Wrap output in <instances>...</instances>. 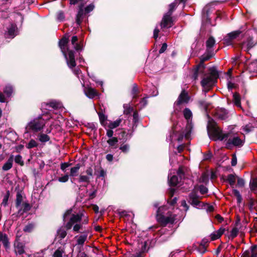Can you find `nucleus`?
<instances>
[{"mask_svg":"<svg viewBox=\"0 0 257 257\" xmlns=\"http://www.w3.org/2000/svg\"><path fill=\"white\" fill-rule=\"evenodd\" d=\"M208 118L207 131L209 138L213 141H222L230 136V133L223 134L222 130L217 125V122L207 114Z\"/></svg>","mask_w":257,"mask_h":257,"instance_id":"obj_1","label":"nucleus"},{"mask_svg":"<svg viewBox=\"0 0 257 257\" xmlns=\"http://www.w3.org/2000/svg\"><path fill=\"white\" fill-rule=\"evenodd\" d=\"M45 120L42 116H39L30 121L26 126V133H37L41 131L45 125Z\"/></svg>","mask_w":257,"mask_h":257,"instance_id":"obj_2","label":"nucleus"},{"mask_svg":"<svg viewBox=\"0 0 257 257\" xmlns=\"http://www.w3.org/2000/svg\"><path fill=\"white\" fill-rule=\"evenodd\" d=\"M161 207H159L157 211L156 219L158 222L162 227H165L168 224H173L176 219L177 215L173 214L170 211L167 212V216L160 213Z\"/></svg>","mask_w":257,"mask_h":257,"instance_id":"obj_3","label":"nucleus"},{"mask_svg":"<svg viewBox=\"0 0 257 257\" xmlns=\"http://www.w3.org/2000/svg\"><path fill=\"white\" fill-rule=\"evenodd\" d=\"M224 140L226 141L225 147L228 150H231L233 147L241 148L244 143V142L239 137L232 136L230 133L229 137Z\"/></svg>","mask_w":257,"mask_h":257,"instance_id":"obj_4","label":"nucleus"},{"mask_svg":"<svg viewBox=\"0 0 257 257\" xmlns=\"http://www.w3.org/2000/svg\"><path fill=\"white\" fill-rule=\"evenodd\" d=\"M83 216L84 213L82 211H79L77 214H72L69 220L65 224L66 229L70 230L74 224L80 222Z\"/></svg>","mask_w":257,"mask_h":257,"instance_id":"obj_5","label":"nucleus"},{"mask_svg":"<svg viewBox=\"0 0 257 257\" xmlns=\"http://www.w3.org/2000/svg\"><path fill=\"white\" fill-rule=\"evenodd\" d=\"M188 202L192 206L197 207V206H200V204L202 203L203 204L202 206H205V203H202L199 200L200 199L202 198V197H200L197 195V192L196 189H194L191 191V193L188 195Z\"/></svg>","mask_w":257,"mask_h":257,"instance_id":"obj_6","label":"nucleus"},{"mask_svg":"<svg viewBox=\"0 0 257 257\" xmlns=\"http://www.w3.org/2000/svg\"><path fill=\"white\" fill-rule=\"evenodd\" d=\"M217 80L213 77L209 76H203L201 81V86L206 90L205 92L209 91L217 83Z\"/></svg>","mask_w":257,"mask_h":257,"instance_id":"obj_7","label":"nucleus"},{"mask_svg":"<svg viewBox=\"0 0 257 257\" xmlns=\"http://www.w3.org/2000/svg\"><path fill=\"white\" fill-rule=\"evenodd\" d=\"M242 33L240 30H237L228 33L223 39V43L229 46L232 44L233 41L236 39Z\"/></svg>","mask_w":257,"mask_h":257,"instance_id":"obj_8","label":"nucleus"},{"mask_svg":"<svg viewBox=\"0 0 257 257\" xmlns=\"http://www.w3.org/2000/svg\"><path fill=\"white\" fill-rule=\"evenodd\" d=\"M190 99L188 92L185 89H183L179 94L177 100L175 102L174 105L180 106L183 103H188Z\"/></svg>","mask_w":257,"mask_h":257,"instance_id":"obj_9","label":"nucleus"},{"mask_svg":"<svg viewBox=\"0 0 257 257\" xmlns=\"http://www.w3.org/2000/svg\"><path fill=\"white\" fill-rule=\"evenodd\" d=\"M256 43L253 41V38L251 36H249L246 41H243L239 44V48L244 50L245 51L248 52V51L253 48Z\"/></svg>","mask_w":257,"mask_h":257,"instance_id":"obj_10","label":"nucleus"},{"mask_svg":"<svg viewBox=\"0 0 257 257\" xmlns=\"http://www.w3.org/2000/svg\"><path fill=\"white\" fill-rule=\"evenodd\" d=\"M69 38L65 36H63L59 42V47L65 58H67V44Z\"/></svg>","mask_w":257,"mask_h":257,"instance_id":"obj_11","label":"nucleus"},{"mask_svg":"<svg viewBox=\"0 0 257 257\" xmlns=\"http://www.w3.org/2000/svg\"><path fill=\"white\" fill-rule=\"evenodd\" d=\"M171 16L167 13L164 15L161 23V27L162 28H170L172 26L173 23Z\"/></svg>","mask_w":257,"mask_h":257,"instance_id":"obj_12","label":"nucleus"},{"mask_svg":"<svg viewBox=\"0 0 257 257\" xmlns=\"http://www.w3.org/2000/svg\"><path fill=\"white\" fill-rule=\"evenodd\" d=\"M67 51L68 53V57L67 56V58H66L67 65L70 68H73L76 65L74 56V51L73 50H70L68 49H67Z\"/></svg>","mask_w":257,"mask_h":257,"instance_id":"obj_13","label":"nucleus"},{"mask_svg":"<svg viewBox=\"0 0 257 257\" xmlns=\"http://www.w3.org/2000/svg\"><path fill=\"white\" fill-rule=\"evenodd\" d=\"M84 4L81 3L78 6V10L76 16V23L80 25L82 22L83 16L84 15Z\"/></svg>","mask_w":257,"mask_h":257,"instance_id":"obj_14","label":"nucleus"},{"mask_svg":"<svg viewBox=\"0 0 257 257\" xmlns=\"http://www.w3.org/2000/svg\"><path fill=\"white\" fill-rule=\"evenodd\" d=\"M25 244L16 239L14 243L15 252L16 254L21 255L25 253Z\"/></svg>","mask_w":257,"mask_h":257,"instance_id":"obj_15","label":"nucleus"},{"mask_svg":"<svg viewBox=\"0 0 257 257\" xmlns=\"http://www.w3.org/2000/svg\"><path fill=\"white\" fill-rule=\"evenodd\" d=\"M241 257H257V245L251 246L250 250H245Z\"/></svg>","mask_w":257,"mask_h":257,"instance_id":"obj_16","label":"nucleus"},{"mask_svg":"<svg viewBox=\"0 0 257 257\" xmlns=\"http://www.w3.org/2000/svg\"><path fill=\"white\" fill-rule=\"evenodd\" d=\"M214 116L220 120H226L228 118V112L225 108H220L216 111Z\"/></svg>","mask_w":257,"mask_h":257,"instance_id":"obj_17","label":"nucleus"},{"mask_svg":"<svg viewBox=\"0 0 257 257\" xmlns=\"http://www.w3.org/2000/svg\"><path fill=\"white\" fill-rule=\"evenodd\" d=\"M17 29L15 24H11L9 27L7 28V31L5 33L6 38H14L16 36L15 32Z\"/></svg>","mask_w":257,"mask_h":257,"instance_id":"obj_18","label":"nucleus"},{"mask_svg":"<svg viewBox=\"0 0 257 257\" xmlns=\"http://www.w3.org/2000/svg\"><path fill=\"white\" fill-rule=\"evenodd\" d=\"M215 55L213 51L206 50L205 52L200 57L201 63L209 60Z\"/></svg>","mask_w":257,"mask_h":257,"instance_id":"obj_19","label":"nucleus"},{"mask_svg":"<svg viewBox=\"0 0 257 257\" xmlns=\"http://www.w3.org/2000/svg\"><path fill=\"white\" fill-rule=\"evenodd\" d=\"M247 200L249 201L248 208L250 211H252L253 209H255L257 207V200L254 199L251 197V193L248 192Z\"/></svg>","mask_w":257,"mask_h":257,"instance_id":"obj_20","label":"nucleus"},{"mask_svg":"<svg viewBox=\"0 0 257 257\" xmlns=\"http://www.w3.org/2000/svg\"><path fill=\"white\" fill-rule=\"evenodd\" d=\"M85 95L89 98H93L98 95V92L96 89L91 87H88L85 89Z\"/></svg>","mask_w":257,"mask_h":257,"instance_id":"obj_21","label":"nucleus"},{"mask_svg":"<svg viewBox=\"0 0 257 257\" xmlns=\"http://www.w3.org/2000/svg\"><path fill=\"white\" fill-rule=\"evenodd\" d=\"M21 205L22 207L19 209V214L23 215L24 213L30 211L32 208V206L28 202H24Z\"/></svg>","mask_w":257,"mask_h":257,"instance_id":"obj_22","label":"nucleus"},{"mask_svg":"<svg viewBox=\"0 0 257 257\" xmlns=\"http://www.w3.org/2000/svg\"><path fill=\"white\" fill-rule=\"evenodd\" d=\"M13 160H14V156L11 155L8 159L7 162L4 164V165L2 167L3 170H4L5 171H8L10 169H11L13 166Z\"/></svg>","mask_w":257,"mask_h":257,"instance_id":"obj_23","label":"nucleus"},{"mask_svg":"<svg viewBox=\"0 0 257 257\" xmlns=\"http://www.w3.org/2000/svg\"><path fill=\"white\" fill-rule=\"evenodd\" d=\"M23 201V197L22 196V191L19 190L17 192L16 199L15 201V206L17 208L20 207Z\"/></svg>","mask_w":257,"mask_h":257,"instance_id":"obj_24","label":"nucleus"},{"mask_svg":"<svg viewBox=\"0 0 257 257\" xmlns=\"http://www.w3.org/2000/svg\"><path fill=\"white\" fill-rule=\"evenodd\" d=\"M0 241L3 242V244L6 248H9L10 242L8 236L6 234L0 233Z\"/></svg>","mask_w":257,"mask_h":257,"instance_id":"obj_25","label":"nucleus"},{"mask_svg":"<svg viewBox=\"0 0 257 257\" xmlns=\"http://www.w3.org/2000/svg\"><path fill=\"white\" fill-rule=\"evenodd\" d=\"M215 43L214 38L212 36L210 37L206 42V50L213 51L212 47L214 45Z\"/></svg>","mask_w":257,"mask_h":257,"instance_id":"obj_26","label":"nucleus"},{"mask_svg":"<svg viewBox=\"0 0 257 257\" xmlns=\"http://www.w3.org/2000/svg\"><path fill=\"white\" fill-rule=\"evenodd\" d=\"M118 142V139L117 137H112L111 138L109 139L107 141V143L109 145V147H110L113 149H116L117 148Z\"/></svg>","mask_w":257,"mask_h":257,"instance_id":"obj_27","label":"nucleus"},{"mask_svg":"<svg viewBox=\"0 0 257 257\" xmlns=\"http://www.w3.org/2000/svg\"><path fill=\"white\" fill-rule=\"evenodd\" d=\"M210 75L209 76L213 77L215 80H217L219 77V73L215 66L210 67L208 69Z\"/></svg>","mask_w":257,"mask_h":257,"instance_id":"obj_28","label":"nucleus"},{"mask_svg":"<svg viewBox=\"0 0 257 257\" xmlns=\"http://www.w3.org/2000/svg\"><path fill=\"white\" fill-rule=\"evenodd\" d=\"M241 98L238 92H235L233 94V101L234 105L237 107H241Z\"/></svg>","mask_w":257,"mask_h":257,"instance_id":"obj_29","label":"nucleus"},{"mask_svg":"<svg viewBox=\"0 0 257 257\" xmlns=\"http://www.w3.org/2000/svg\"><path fill=\"white\" fill-rule=\"evenodd\" d=\"M250 190L257 194V178H253L249 183Z\"/></svg>","mask_w":257,"mask_h":257,"instance_id":"obj_30","label":"nucleus"},{"mask_svg":"<svg viewBox=\"0 0 257 257\" xmlns=\"http://www.w3.org/2000/svg\"><path fill=\"white\" fill-rule=\"evenodd\" d=\"M88 234L86 232H84V234L80 236H76L75 238L78 237L77 240V244L78 245H82L84 244L85 241L87 239Z\"/></svg>","mask_w":257,"mask_h":257,"instance_id":"obj_31","label":"nucleus"},{"mask_svg":"<svg viewBox=\"0 0 257 257\" xmlns=\"http://www.w3.org/2000/svg\"><path fill=\"white\" fill-rule=\"evenodd\" d=\"M179 178L178 176L177 175H173L169 179V186L171 187H175L179 183Z\"/></svg>","mask_w":257,"mask_h":257,"instance_id":"obj_32","label":"nucleus"},{"mask_svg":"<svg viewBox=\"0 0 257 257\" xmlns=\"http://www.w3.org/2000/svg\"><path fill=\"white\" fill-rule=\"evenodd\" d=\"M178 0H175V1L169 5V10L167 13L169 15H172L173 12L175 10L179 4Z\"/></svg>","mask_w":257,"mask_h":257,"instance_id":"obj_33","label":"nucleus"},{"mask_svg":"<svg viewBox=\"0 0 257 257\" xmlns=\"http://www.w3.org/2000/svg\"><path fill=\"white\" fill-rule=\"evenodd\" d=\"M36 224L34 222L28 223L23 228V231L25 232L31 233L34 229Z\"/></svg>","mask_w":257,"mask_h":257,"instance_id":"obj_34","label":"nucleus"},{"mask_svg":"<svg viewBox=\"0 0 257 257\" xmlns=\"http://www.w3.org/2000/svg\"><path fill=\"white\" fill-rule=\"evenodd\" d=\"M247 69L251 72H257V60L250 62L247 66Z\"/></svg>","mask_w":257,"mask_h":257,"instance_id":"obj_35","label":"nucleus"},{"mask_svg":"<svg viewBox=\"0 0 257 257\" xmlns=\"http://www.w3.org/2000/svg\"><path fill=\"white\" fill-rule=\"evenodd\" d=\"M38 137L39 141L43 143H46L50 140V138L48 135L43 133H40Z\"/></svg>","mask_w":257,"mask_h":257,"instance_id":"obj_36","label":"nucleus"},{"mask_svg":"<svg viewBox=\"0 0 257 257\" xmlns=\"http://www.w3.org/2000/svg\"><path fill=\"white\" fill-rule=\"evenodd\" d=\"M198 105L200 108L206 111L209 106V103L204 100H200L198 101Z\"/></svg>","mask_w":257,"mask_h":257,"instance_id":"obj_37","label":"nucleus"},{"mask_svg":"<svg viewBox=\"0 0 257 257\" xmlns=\"http://www.w3.org/2000/svg\"><path fill=\"white\" fill-rule=\"evenodd\" d=\"M200 183H204L207 185L209 183V174L207 172H204L202 174L199 180Z\"/></svg>","mask_w":257,"mask_h":257,"instance_id":"obj_38","label":"nucleus"},{"mask_svg":"<svg viewBox=\"0 0 257 257\" xmlns=\"http://www.w3.org/2000/svg\"><path fill=\"white\" fill-rule=\"evenodd\" d=\"M46 106H49L54 109H58L60 107V103L56 101L53 100L49 103H45Z\"/></svg>","mask_w":257,"mask_h":257,"instance_id":"obj_39","label":"nucleus"},{"mask_svg":"<svg viewBox=\"0 0 257 257\" xmlns=\"http://www.w3.org/2000/svg\"><path fill=\"white\" fill-rule=\"evenodd\" d=\"M122 121L121 118H118L115 121L110 122L108 125V127L110 129H114L120 125V123Z\"/></svg>","mask_w":257,"mask_h":257,"instance_id":"obj_40","label":"nucleus"},{"mask_svg":"<svg viewBox=\"0 0 257 257\" xmlns=\"http://www.w3.org/2000/svg\"><path fill=\"white\" fill-rule=\"evenodd\" d=\"M224 181L228 182L231 186H233L235 182V175L232 174H229L227 179Z\"/></svg>","mask_w":257,"mask_h":257,"instance_id":"obj_41","label":"nucleus"},{"mask_svg":"<svg viewBox=\"0 0 257 257\" xmlns=\"http://www.w3.org/2000/svg\"><path fill=\"white\" fill-rule=\"evenodd\" d=\"M177 175L179 176L180 181H181V180L184 178L185 176L184 167L180 166L177 170Z\"/></svg>","mask_w":257,"mask_h":257,"instance_id":"obj_42","label":"nucleus"},{"mask_svg":"<svg viewBox=\"0 0 257 257\" xmlns=\"http://www.w3.org/2000/svg\"><path fill=\"white\" fill-rule=\"evenodd\" d=\"M99 171L95 169L94 174L97 175L98 178L104 177L106 176V172L101 167H99Z\"/></svg>","mask_w":257,"mask_h":257,"instance_id":"obj_43","label":"nucleus"},{"mask_svg":"<svg viewBox=\"0 0 257 257\" xmlns=\"http://www.w3.org/2000/svg\"><path fill=\"white\" fill-rule=\"evenodd\" d=\"M4 92L7 97H10L13 92V87L10 85L6 86L4 89Z\"/></svg>","mask_w":257,"mask_h":257,"instance_id":"obj_44","label":"nucleus"},{"mask_svg":"<svg viewBox=\"0 0 257 257\" xmlns=\"http://www.w3.org/2000/svg\"><path fill=\"white\" fill-rule=\"evenodd\" d=\"M38 146V143L34 139H31L29 142L26 146L28 149H31L32 148L37 147Z\"/></svg>","mask_w":257,"mask_h":257,"instance_id":"obj_45","label":"nucleus"},{"mask_svg":"<svg viewBox=\"0 0 257 257\" xmlns=\"http://www.w3.org/2000/svg\"><path fill=\"white\" fill-rule=\"evenodd\" d=\"M232 193L234 194V195L236 197L237 204H239L241 202L242 198L239 191L237 190V189H233L232 190Z\"/></svg>","mask_w":257,"mask_h":257,"instance_id":"obj_46","label":"nucleus"},{"mask_svg":"<svg viewBox=\"0 0 257 257\" xmlns=\"http://www.w3.org/2000/svg\"><path fill=\"white\" fill-rule=\"evenodd\" d=\"M183 115L186 119L189 120L192 116V113L189 108H185L183 110Z\"/></svg>","mask_w":257,"mask_h":257,"instance_id":"obj_47","label":"nucleus"},{"mask_svg":"<svg viewBox=\"0 0 257 257\" xmlns=\"http://www.w3.org/2000/svg\"><path fill=\"white\" fill-rule=\"evenodd\" d=\"M118 135H119V138H118L119 140H121L123 139L124 142H126L127 140V138L125 137H127V134H126V132L123 130V129H121L120 130H118Z\"/></svg>","mask_w":257,"mask_h":257,"instance_id":"obj_48","label":"nucleus"},{"mask_svg":"<svg viewBox=\"0 0 257 257\" xmlns=\"http://www.w3.org/2000/svg\"><path fill=\"white\" fill-rule=\"evenodd\" d=\"M57 235L58 236V238L62 239L65 237L67 235V232L64 229L62 228H59L57 230Z\"/></svg>","mask_w":257,"mask_h":257,"instance_id":"obj_49","label":"nucleus"},{"mask_svg":"<svg viewBox=\"0 0 257 257\" xmlns=\"http://www.w3.org/2000/svg\"><path fill=\"white\" fill-rule=\"evenodd\" d=\"M10 196V192L9 190H7L6 194L4 196L3 202L2 204L4 206H7L8 204V200Z\"/></svg>","mask_w":257,"mask_h":257,"instance_id":"obj_50","label":"nucleus"},{"mask_svg":"<svg viewBox=\"0 0 257 257\" xmlns=\"http://www.w3.org/2000/svg\"><path fill=\"white\" fill-rule=\"evenodd\" d=\"M98 115L99 116V120H100V122L101 124L102 125H104V122L107 119V116L104 114H103V113L102 112H100V111L98 112Z\"/></svg>","mask_w":257,"mask_h":257,"instance_id":"obj_51","label":"nucleus"},{"mask_svg":"<svg viewBox=\"0 0 257 257\" xmlns=\"http://www.w3.org/2000/svg\"><path fill=\"white\" fill-rule=\"evenodd\" d=\"M119 150L125 154L127 153L130 150V145L128 144H121L119 147Z\"/></svg>","mask_w":257,"mask_h":257,"instance_id":"obj_52","label":"nucleus"},{"mask_svg":"<svg viewBox=\"0 0 257 257\" xmlns=\"http://www.w3.org/2000/svg\"><path fill=\"white\" fill-rule=\"evenodd\" d=\"M73 226V231L77 233L80 232V229L83 228V225L80 222L74 224Z\"/></svg>","mask_w":257,"mask_h":257,"instance_id":"obj_53","label":"nucleus"},{"mask_svg":"<svg viewBox=\"0 0 257 257\" xmlns=\"http://www.w3.org/2000/svg\"><path fill=\"white\" fill-rule=\"evenodd\" d=\"M94 5H93V4H91L89 5H88L87 6H86V7H85L84 9V15H87L88 14H89V13H90L91 12H92L94 9Z\"/></svg>","mask_w":257,"mask_h":257,"instance_id":"obj_54","label":"nucleus"},{"mask_svg":"<svg viewBox=\"0 0 257 257\" xmlns=\"http://www.w3.org/2000/svg\"><path fill=\"white\" fill-rule=\"evenodd\" d=\"M16 163L19 164L21 166L24 165V162L22 160V157L20 155H17L15 158Z\"/></svg>","mask_w":257,"mask_h":257,"instance_id":"obj_55","label":"nucleus"},{"mask_svg":"<svg viewBox=\"0 0 257 257\" xmlns=\"http://www.w3.org/2000/svg\"><path fill=\"white\" fill-rule=\"evenodd\" d=\"M72 211H73V209L72 208H71L67 210L65 212V213H64V214L63 215V222H65L66 221V218L68 216H69V215H72Z\"/></svg>","mask_w":257,"mask_h":257,"instance_id":"obj_56","label":"nucleus"},{"mask_svg":"<svg viewBox=\"0 0 257 257\" xmlns=\"http://www.w3.org/2000/svg\"><path fill=\"white\" fill-rule=\"evenodd\" d=\"M79 182H86L89 183L90 182L89 178L87 176L80 175Z\"/></svg>","mask_w":257,"mask_h":257,"instance_id":"obj_57","label":"nucleus"},{"mask_svg":"<svg viewBox=\"0 0 257 257\" xmlns=\"http://www.w3.org/2000/svg\"><path fill=\"white\" fill-rule=\"evenodd\" d=\"M176 125L174 124L172 126V130L170 132V139L171 141H172L174 136L176 135L178 133V132L176 131Z\"/></svg>","mask_w":257,"mask_h":257,"instance_id":"obj_58","label":"nucleus"},{"mask_svg":"<svg viewBox=\"0 0 257 257\" xmlns=\"http://www.w3.org/2000/svg\"><path fill=\"white\" fill-rule=\"evenodd\" d=\"M199 189L200 193L202 195H204V194L207 193L208 192V188L203 185H200L199 186Z\"/></svg>","mask_w":257,"mask_h":257,"instance_id":"obj_59","label":"nucleus"},{"mask_svg":"<svg viewBox=\"0 0 257 257\" xmlns=\"http://www.w3.org/2000/svg\"><path fill=\"white\" fill-rule=\"evenodd\" d=\"M64 251L62 249H60V248L57 249L54 252L53 257H63V253Z\"/></svg>","mask_w":257,"mask_h":257,"instance_id":"obj_60","label":"nucleus"},{"mask_svg":"<svg viewBox=\"0 0 257 257\" xmlns=\"http://www.w3.org/2000/svg\"><path fill=\"white\" fill-rule=\"evenodd\" d=\"M238 232V230L237 228L234 227L230 232V234L229 237H231L232 239L235 238L237 236Z\"/></svg>","mask_w":257,"mask_h":257,"instance_id":"obj_61","label":"nucleus"},{"mask_svg":"<svg viewBox=\"0 0 257 257\" xmlns=\"http://www.w3.org/2000/svg\"><path fill=\"white\" fill-rule=\"evenodd\" d=\"M132 93L133 95H134V97H136V95L139 93V89L136 84H134L133 85V87L132 90Z\"/></svg>","mask_w":257,"mask_h":257,"instance_id":"obj_62","label":"nucleus"},{"mask_svg":"<svg viewBox=\"0 0 257 257\" xmlns=\"http://www.w3.org/2000/svg\"><path fill=\"white\" fill-rule=\"evenodd\" d=\"M57 19L60 22L63 21L65 20V16L63 11H60L58 13Z\"/></svg>","mask_w":257,"mask_h":257,"instance_id":"obj_63","label":"nucleus"},{"mask_svg":"<svg viewBox=\"0 0 257 257\" xmlns=\"http://www.w3.org/2000/svg\"><path fill=\"white\" fill-rule=\"evenodd\" d=\"M197 250L201 254H204L207 250V248L199 244L197 247Z\"/></svg>","mask_w":257,"mask_h":257,"instance_id":"obj_64","label":"nucleus"}]
</instances>
